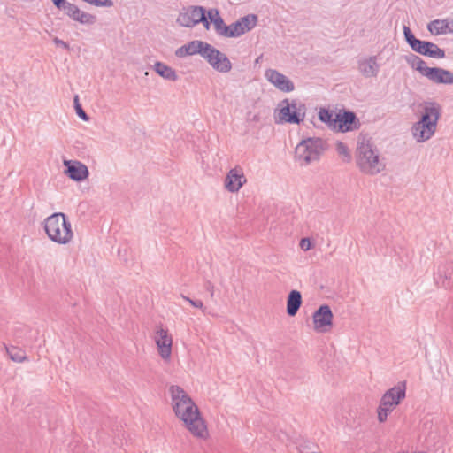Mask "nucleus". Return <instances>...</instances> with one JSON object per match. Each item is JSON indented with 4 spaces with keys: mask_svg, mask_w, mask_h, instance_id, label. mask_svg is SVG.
Returning a JSON list of instances; mask_svg holds the SVG:
<instances>
[{
    "mask_svg": "<svg viewBox=\"0 0 453 453\" xmlns=\"http://www.w3.org/2000/svg\"><path fill=\"white\" fill-rule=\"evenodd\" d=\"M169 391L176 417L195 437L205 439L209 435L206 421L192 398L177 385L171 386Z\"/></svg>",
    "mask_w": 453,
    "mask_h": 453,
    "instance_id": "obj_1",
    "label": "nucleus"
},
{
    "mask_svg": "<svg viewBox=\"0 0 453 453\" xmlns=\"http://www.w3.org/2000/svg\"><path fill=\"white\" fill-rule=\"evenodd\" d=\"M356 165L366 175H376L384 171L386 165L380 160V152L371 139L358 140L355 151Z\"/></svg>",
    "mask_w": 453,
    "mask_h": 453,
    "instance_id": "obj_2",
    "label": "nucleus"
},
{
    "mask_svg": "<svg viewBox=\"0 0 453 453\" xmlns=\"http://www.w3.org/2000/svg\"><path fill=\"white\" fill-rule=\"evenodd\" d=\"M44 230L48 237L58 244H66L73 236L68 217L63 212H55L44 220Z\"/></svg>",
    "mask_w": 453,
    "mask_h": 453,
    "instance_id": "obj_3",
    "label": "nucleus"
},
{
    "mask_svg": "<svg viewBox=\"0 0 453 453\" xmlns=\"http://www.w3.org/2000/svg\"><path fill=\"white\" fill-rule=\"evenodd\" d=\"M326 141L319 137L303 139L296 147L295 159L300 165H308L311 162L319 161L327 150Z\"/></svg>",
    "mask_w": 453,
    "mask_h": 453,
    "instance_id": "obj_4",
    "label": "nucleus"
},
{
    "mask_svg": "<svg viewBox=\"0 0 453 453\" xmlns=\"http://www.w3.org/2000/svg\"><path fill=\"white\" fill-rule=\"evenodd\" d=\"M306 111V104L300 100L283 99L278 104V107L275 111V122L277 124L288 123L298 125L303 121Z\"/></svg>",
    "mask_w": 453,
    "mask_h": 453,
    "instance_id": "obj_5",
    "label": "nucleus"
},
{
    "mask_svg": "<svg viewBox=\"0 0 453 453\" xmlns=\"http://www.w3.org/2000/svg\"><path fill=\"white\" fill-rule=\"evenodd\" d=\"M177 22L186 27H193L196 24L202 23L207 30L212 24L210 18V9L206 10L203 6H190L185 12L179 14Z\"/></svg>",
    "mask_w": 453,
    "mask_h": 453,
    "instance_id": "obj_6",
    "label": "nucleus"
},
{
    "mask_svg": "<svg viewBox=\"0 0 453 453\" xmlns=\"http://www.w3.org/2000/svg\"><path fill=\"white\" fill-rule=\"evenodd\" d=\"M210 18L213 25L215 33L219 36L226 38H236L243 35L241 29V24L239 20L237 19L232 24L226 25L223 18L220 16L219 9L211 8Z\"/></svg>",
    "mask_w": 453,
    "mask_h": 453,
    "instance_id": "obj_7",
    "label": "nucleus"
},
{
    "mask_svg": "<svg viewBox=\"0 0 453 453\" xmlns=\"http://www.w3.org/2000/svg\"><path fill=\"white\" fill-rule=\"evenodd\" d=\"M203 58L217 72L228 73L232 69V63L227 56L207 42Z\"/></svg>",
    "mask_w": 453,
    "mask_h": 453,
    "instance_id": "obj_8",
    "label": "nucleus"
},
{
    "mask_svg": "<svg viewBox=\"0 0 453 453\" xmlns=\"http://www.w3.org/2000/svg\"><path fill=\"white\" fill-rule=\"evenodd\" d=\"M335 127L333 131L337 133H348L359 129L361 123L354 111L340 110L335 114Z\"/></svg>",
    "mask_w": 453,
    "mask_h": 453,
    "instance_id": "obj_9",
    "label": "nucleus"
},
{
    "mask_svg": "<svg viewBox=\"0 0 453 453\" xmlns=\"http://www.w3.org/2000/svg\"><path fill=\"white\" fill-rule=\"evenodd\" d=\"M334 314L329 305H320L312 315L314 330L318 333L329 332L333 326Z\"/></svg>",
    "mask_w": 453,
    "mask_h": 453,
    "instance_id": "obj_10",
    "label": "nucleus"
},
{
    "mask_svg": "<svg viewBox=\"0 0 453 453\" xmlns=\"http://www.w3.org/2000/svg\"><path fill=\"white\" fill-rule=\"evenodd\" d=\"M64 165V173L76 182L83 181L89 175L88 168L80 161L65 160Z\"/></svg>",
    "mask_w": 453,
    "mask_h": 453,
    "instance_id": "obj_11",
    "label": "nucleus"
},
{
    "mask_svg": "<svg viewBox=\"0 0 453 453\" xmlns=\"http://www.w3.org/2000/svg\"><path fill=\"white\" fill-rule=\"evenodd\" d=\"M265 76L270 83L282 92H291L295 89L293 81L275 69H267Z\"/></svg>",
    "mask_w": 453,
    "mask_h": 453,
    "instance_id": "obj_12",
    "label": "nucleus"
},
{
    "mask_svg": "<svg viewBox=\"0 0 453 453\" xmlns=\"http://www.w3.org/2000/svg\"><path fill=\"white\" fill-rule=\"evenodd\" d=\"M422 108L418 121L437 125L441 116V106L435 101H425L420 104Z\"/></svg>",
    "mask_w": 453,
    "mask_h": 453,
    "instance_id": "obj_13",
    "label": "nucleus"
},
{
    "mask_svg": "<svg viewBox=\"0 0 453 453\" xmlns=\"http://www.w3.org/2000/svg\"><path fill=\"white\" fill-rule=\"evenodd\" d=\"M247 179L241 167H234L231 169L224 180V186L226 190L231 193H235L246 183Z\"/></svg>",
    "mask_w": 453,
    "mask_h": 453,
    "instance_id": "obj_14",
    "label": "nucleus"
},
{
    "mask_svg": "<svg viewBox=\"0 0 453 453\" xmlns=\"http://www.w3.org/2000/svg\"><path fill=\"white\" fill-rule=\"evenodd\" d=\"M434 281L437 286L445 289L453 288V262H446L438 266Z\"/></svg>",
    "mask_w": 453,
    "mask_h": 453,
    "instance_id": "obj_15",
    "label": "nucleus"
},
{
    "mask_svg": "<svg viewBox=\"0 0 453 453\" xmlns=\"http://www.w3.org/2000/svg\"><path fill=\"white\" fill-rule=\"evenodd\" d=\"M155 342L160 357L164 360H168L172 353V337L168 334V330L160 327L156 332Z\"/></svg>",
    "mask_w": 453,
    "mask_h": 453,
    "instance_id": "obj_16",
    "label": "nucleus"
},
{
    "mask_svg": "<svg viewBox=\"0 0 453 453\" xmlns=\"http://www.w3.org/2000/svg\"><path fill=\"white\" fill-rule=\"evenodd\" d=\"M437 125L417 121L411 127V133L418 142L428 141L436 132Z\"/></svg>",
    "mask_w": 453,
    "mask_h": 453,
    "instance_id": "obj_17",
    "label": "nucleus"
},
{
    "mask_svg": "<svg viewBox=\"0 0 453 453\" xmlns=\"http://www.w3.org/2000/svg\"><path fill=\"white\" fill-rule=\"evenodd\" d=\"M413 51L425 57L439 59L443 58L446 56L444 50L441 49L437 44L422 40H419Z\"/></svg>",
    "mask_w": 453,
    "mask_h": 453,
    "instance_id": "obj_18",
    "label": "nucleus"
},
{
    "mask_svg": "<svg viewBox=\"0 0 453 453\" xmlns=\"http://www.w3.org/2000/svg\"><path fill=\"white\" fill-rule=\"evenodd\" d=\"M425 77L435 84H453V73L441 67H429Z\"/></svg>",
    "mask_w": 453,
    "mask_h": 453,
    "instance_id": "obj_19",
    "label": "nucleus"
},
{
    "mask_svg": "<svg viewBox=\"0 0 453 453\" xmlns=\"http://www.w3.org/2000/svg\"><path fill=\"white\" fill-rule=\"evenodd\" d=\"M206 45V42L194 40L178 48L175 51V55L178 58H184L186 56L196 54H199L201 57H203Z\"/></svg>",
    "mask_w": 453,
    "mask_h": 453,
    "instance_id": "obj_20",
    "label": "nucleus"
},
{
    "mask_svg": "<svg viewBox=\"0 0 453 453\" xmlns=\"http://www.w3.org/2000/svg\"><path fill=\"white\" fill-rule=\"evenodd\" d=\"M359 73L365 78L376 77L380 71V65L377 63V57L371 56L367 58H362L357 61Z\"/></svg>",
    "mask_w": 453,
    "mask_h": 453,
    "instance_id": "obj_21",
    "label": "nucleus"
},
{
    "mask_svg": "<svg viewBox=\"0 0 453 453\" xmlns=\"http://www.w3.org/2000/svg\"><path fill=\"white\" fill-rule=\"evenodd\" d=\"M427 29L434 35L453 33V19H434L427 25Z\"/></svg>",
    "mask_w": 453,
    "mask_h": 453,
    "instance_id": "obj_22",
    "label": "nucleus"
},
{
    "mask_svg": "<svg viewBox=\"0 0 453 453\" xmlns=\"http://www.w3.org/2000/svg\"><path fill=\"white\" fill-rule=\"evenodd\" d=\"M303 299L300 291L293 289L287 296L286 312L289 317H294L302 306Z\"/></svg>",
    "mask_w": 453,
    "mask_h": 453,
    "instance_id": "obj_23",
    "label": "nucleus"
},
{
    "mask_svg": "<svg viewBox=\"0 0 453 453\" xmlns=\"http://www.w3.org/2000/svg\"><path fill=\"white\" fill-rule=\"evenodd\" d=\"M406 384L405 380L399 381L395 386L387 390L382 397L394 403H401L406 396Z\"/></svg>",
    "mask_w": 453,
    "mask_h": 453,
    "instance_id": "obj_24",
    "label": "nucleus"
},
{
    "mask_svg": "<svg viewBox=\"0 0 453 453\" xmlns=\"http://www.w3.org/2000/svg\"><path fill=\"white\" fill-rule=\"evenodd\" d=\"M405 61L412 69L418 71L422 76L425 77L426 75L429 66L426 65V63L420 57L410 53L405 56Z\"/></svg>",
    "mask_w": 453,
    "mask_h": 453,
    "instance_id": "obj_25",
    "label": "nucleus"
},
{
    "mask_svg": "<svg viewBox=\"0 0 453 453\" xmlns=\"http://www.w3.org/2000/svg\"><path fill=\"white\" fill-rule=\"evenodd\" d=\"M154 70L165 80L175 81L178 79L175 70L162 62H156L154 65Z\"/></svg>",
    "mask_w": 453,
    "mask_h": 453,
    "instance_id": "obj_26",
    "label": "nucleus"
},
{
    "mask_svg": "<svg viewBox=\"0 0 453 453\" xmlns=\"http://www.w3.org/2000/svg\"><path fill=\"white\" fill-rule=\"evenodd\" d=\"M241 24V29L242 34H246L251 31L257 24L258 17L257 14L250 13L243 17H241L239 19Z\"/></svg>",
    "mask_w": 453,
    "mask_h": 453,
    "instance_id": "obj_27",
    "label": "nucleus"
},
{
    "mask_svg": "<svg viewBox=\"0 0 453 453\" xmlns=\"http://www.w3.org/2000/svg\"><path fill=\"white\" fill-rule=\"evenodd\" d=\"M4 348L6 352L13 362L22 363L24 361L28 360L25 350L16 346H7L4 344Z\"/></svg>",
    "mask_w": 453,
    "mask_h": 453,
    "instance_id": "obj_28",
    "label": "nucleus"
},
{
    "mask_svg": "<svg viewBox=\"0 0 453 453\" xmlns=\"http://www.w3.org/2000/svg\"><path fill=\"white\" fill-rule=\"evenodd\" d=\"M336 113L329 109L320 108L318 114L319 119L326 124L329 129L333 130L335 127L334 118Z\"/></svg>",
    "mask_w": 453,
    "mask_h": 453,
    "instance_id": "obj_29",
    "label": "nucleus"
},
{
    "mask_svg": "<svg viewBox=\"0 0 453 453\" xmlns=\"http://www.w3.org/2000/svg\"><path fill=\"white\" fill-rule=\"evenodd\" d=\"M336 151L339 154V156L342 157L343 162L349 163L351 161L352 157L350 151L344 142H338L336 143Z\"/></svg>",
    "mask_w": 453,
    "mask_h": 453,
    "instance_id": "obj_30",
    "label": "nucleus"
},
{
    "mask_svg": "<svg viewBox=\"0 0 453 453\" xmlns=\"http://www.w3.org/2000/svg\"><path fill=\"white\" fill-rule=\"evenodd\" d=\"M403 35H404V39H405L406 42L413 50L414 48L416 47V45L418 43L420 39H418L414 35V34L412 33L411 28L407 26H403Z\"/></svg>",
    "mask_w": 453,
    "mask_h": 453,
    "instance_id": "obj_31",
    "label": "nucleus"
},
{
    "mask_svg": "<svg viewBox=\"0 0 453 453\" xmlns=\"http://www.w3.org/2000/svg\"><path fill=\"white\" fill-rule=\"evenodd\" d=\"M76 21L81 24L93 25L96 22V16L81 10Z\"/></svg>",
    "mask_w": 453,
    "mask_h": 453,
    "instance_id": "obj_32",
    "label": "nucleus"
},
{
    "mask_svg": "<svg viewBox=\"0 0 453 453\" xmlns=\"http://www.w3.org/2000/svg\"><path fill=\"white\" fill-rule=\"evenodd\" d=\"M62 11H64L65 14L74 21H76L77 16H79L81 12L77 5L71 3H68Z\"/></svg>",
    "mask_w": 453,
    "mask_h": 453,
    "instance_id": "obj_33",
    "label": "nucleus"
},
{
    "mask_svg": "<svg viewBox=\"0 0 453 453\" xmlns=\"http://www.w3.org/2000/svg\"><path fill=\"white\" fill-rule=\"evenodd\" d=\"M73 106H74L76 114L78 115L79 118H81L84 121H88L89 119L88 115L83 110V108L79 101L78 95H76L73 98Z\"/></svg>",
    "mask_w": 453,
    "mask_h": 453,
    "instance_id": "obj_34",
    "label": "nucleus"
},
{
    "mask_svg": "<svg viewBox=\"0 0 453 453\" xmlns=\"http://www.w3.org/2000/svg\"><path fill=\"white\" fill-rule=\"evenodd\" d=\"M181 297L185 301L188 302L193 307L198 308V309L202 310V311L203 313L205 312V308L203 307V302L201 300H198V299L193 300V299H191L188 296H186L184 295H181Z\"/></svg>",
    "mask_w": 453,
    "mask_h": 453,
    "instance_id": "obj_35",
    "label": "nucleus"
},
{
    "mask_svg": "<svg viewBox=\"0 0 453 453\" xmlns=\"http://www.w3.org/2000/svg\"><path fill=\"white\" fill-rule=\"evenodd\" d=\"M299 245L300 248L304 251H307L312 248V242L308 237L302 238Z\"/></svg>",
    "mask_w": 453,
    "mask_h": 453,
    "instance_id": "obj_36",
    "label": "nucleus"
},
{
    "mask_svg": "<svg viewBox=\"0 0 453 453\" xmlns=\"http://www.w3.org/2000/svg\"><path fill=\"white\" fill-rule=\"evenodd\" d=\"M399 404L400 403H396V402L394 403L393 401L387 400L384 397H381L380 401V405L388 409H391V412L393 411L394 408Z\"/></svg>",
    "mask_w": 453,
    "mask_h": 453,
    "instance_id": "obj_37",
    "label": "nucleus"
},
{
    "mask_svg": "<svg viewBox=\"0 0 453 453\" xmlns=\"http://www.w3.org/2000/svg\"><path fill=\"white\" fill-rule=\"evenodd\" d=\"M51 2L53 4V5L60 11H62L65 7V5L69 3L66 0H51Z\"/></svg>",
    "mask_w": 453,
    "mask_h": 453,
    "instance_id": "obj_38",
    "label": "nucleus"
},
{
    "mask_svg": "<svg viewBox=\"0 0 453 453\" xmlns=\"http://www.w3.org/2000/svg\"><path fill=\"white\" fill-rule=\"evenodd\" d=\"M53 42L57 45V46H61L62 48L69 50H70V46L69 44L66 42H64L63 40L58 38V37H55L53 39Z\"/></svg>",
    "mask_w": 453,
    "mask_h": 453,
    "instance_id": "obj_39",
    "label": "nucleus"
},
{
    "mask_svg": "<svg viewBox=\"0 0 453 453\" xmlns=\"http://www.w3.org/2000/svg\"><path fill=\"white\" fill-rule=\"evenodd\" d=\"M204 288L210 293L211 298L214 296V285L211 281L206 280L204 283Z\"/></svg>",
    "mask_w": 453,
    "mask_h": 453,
    "instance_id": "obj_40",
    "label": "nucleus"
},
{
    "mask_svg": "<svg viewBox=\"0 0 453 453\" xmlns=\"http://www.w3.org/2000/svg\"><path fill=\"white\" fill-rule=\"evenodd\" d=\"M377 411H381V413L387 417L391 413V409L382 407L381 405H379Z\"/></svg>",
    "mask_w": 453,
    "mask_h": 453,
    "instance_id": "obj_41",
    "label": "nucleus"
},
{
    "mask_svg": "<svg viewBox=\"0 0 453 453\" xmlns=\"http://www.w3.org/2000/svg\"><path fill=\"white\" fill-rule=\"evenodd\" d=\"M378 413V420L380 423H383L387 420L388 417L386 415H383L381 411H377Z\"/></svg>",
    "mask_w": 453,
    "mask_h": 453,
    "instance_id": "obj_42",
    "label": "nucleus"
},
{
    "mask_svg": "<svg viewBox=\"0 0 453 453\" xmlns=\"http://www.w3.org/2000/svg\"><path fill=\"white\" fill-rule=\"evenodd\" d=\"M260 119H261V118H260V115H259V114H254V115L252 116V118H250L249 120H250V121H252V122H259V121H260Z\"/></svg>",
    "mask_w": 453,
    "mask_h": 453,
    "instance_id": "obj_43",
    "label": "nucleus"
}]
</instances>
